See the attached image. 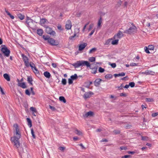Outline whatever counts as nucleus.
<instances>
[{
	"label": "nucleus",
	"instance_id": "603ef678",
	"mask_svg": "<svg viewBox=\"0 0 158 158\" xmlns=\"http://www.w3.org/2000/svg\"><path fill=\"white\" fill-rule=\"evenodd\" d=\"M94 26V25L93 24H90L89 26V29H88L89 31L91 30L92 29L93 27Z\"/></svg>",
	"mask_w": 158,
	"mask_h": 158
},
{
	"label": "nucleus",
	"instance_id": "c03bdc74",
	"mask_svg": "<svg viewBox=\"0 0 158 158\" xmlns=\"http://www.w3.org/2000/svg\"><path fill=\"white\" fill-rule=\"evenodd\" d=\"M122 3V1L120 0L118 2L117 4L116 5V6L117 7H119L121 5Z\"/></svg>",
	"mask_w": 158,
	"mask_h": 158
},
{
	"label": "nucleus",
	"instance_id": "20e7f679",
	"mask_svg": "<svg viewBox=\"0 0 158 158\" xmlns=\"http://www.w3.org/2000/svg\"><path fill=\"white\" fill-rule=\"evenodd\" d=\"M79 61L80 66H86L87 67H89L90 69H92V64H90L88 61L83 60Z\"/></svg>",
	"mask_w": 158,
	"mask_h": 158
},
{
	"label": "nucleus",
	"instance_id": "f8f14e48",
	"mask_svg": "<svg viewBox=\"0 0 158 158\" xmlns=\"http://www.w3.org/2000/svg\"><path fill=\"white\" fill-rule=\"evenodd\" d=\"M87 45L86 43H84L82 44H81L79 46V51L82 50Z\"/></svg>",
	"mask_w": 158,
	"mask_h": 158
},
{
	"label": "nucleus",
	"instance_id": "c85d7f7f",
	"mask_svg": "<svg viewBox=\"0 0 158 158\" xmlns=\"http://www.w3.org/2000/svg\"><path fill=\"white\" fill-rule=\"evenodd\" d=\"M118 39H115L112 41L111 44L113 45H116L118 44Z\"/></svg>",
	"mask_w": 158,
	"mask_h": 158
},
{
	"label": "nucleus",
	"instance_id": "a19ab883",
	"mask_svg": "<svg viewBox=\"0 0 158 158\" xmlns=\"http://www.w3.org/2000/svg\"><path fill=\"white\" fill-rule=\"evenodd\" d=\"M96 50L97 49L96 48H93L90 50L89 53L90 54L92 53L93 52H95Z\"/></svg>",
	"mask_w": 158,
	"mask_h": 158
},
{
	"label": "nucleus",
	"instance_id": "b1692460",
	"mask_svg": "<svg viewBox=\"0 0 158 158\" xmlns=\"http://www.w3.org/2000/svg\"><path fill=\"white\" fill-rule=\"evenodd\" d=\"M27 120L28 123V125L29 127H31L32 126V122L31 119L29 118H27Z\"/></svg>",
	"mask_w": 158,
	"mask_h": 158
},
{
	"label": "nucleus",
	"instance_id": "a211bd4d",
	"mask_svg": "<svg viewBox=\"0 0 158 158\" xmlns=\"http://www.w3.org/2000/svg\"><path fill=\"white\" fill-rule=\"evenodd\" d=\"M80 64L79 61H77L76 63L72 64L74 67L75 68H76L80 66Z\"/></svg>",
	"mask_w": 158,
	"mask_h": 158
},
{
	"label": "nucleus",
	"instance_id": "6e6552de",
	"mask_svg": "<svg viewBox=\"0 0 158 158\" xmlns=\"http://www.w3.org/2000/svg\"><path fill=\"white\" fill-rule=\"evenodd\" d=\"M26 23L27 24V26L31 28H32L34 27L33 21L29 19L28 17H27Z\"/></svg>",
	"mask_w": 158,
	"mask_h": 158
},
{
	"label": "nucleus",
	"instance_id": "7ed1b4c3",
	"mask_svg": "<svg viewBox=\"0 0 158 158\" xmlns=\"http://www.w3.org/2000/svg\"><path fill=\"white\" fill-rule=\"evenodd\" d=\"M1 46L2 48L1 51L4 54V55L6 57L9 56L10 53V50L7 48L5 45H2Z\"/></svg>",
	"mask_w": 158,
	"mask_h": 158
},
{
	"label": "nucleus",
	"instance_id": "0e129e2a",
	"mask_svg": "<svg viewBox=\"0 0 158 158\" xmlns=\"http://www.w3.org/2000/svg\"><path fill=\"white\" fill-rule=\"evenodd\" d=\"M57 28L59 30H62V29L61 28V26L60 25H58V26L57 27Z\"/></svg>",
	"mask_w": 158,
	"mask_h": 158
},
{
	"label": "nucleus",
	"instance_id": "de8ad7c7",
	"mask_svg": "<svg viewBox=\"0 0 158 158\" xmlns=\"http://www.w3.org/2000/svg\"><path fill=\"white\" fill-rule=\"evenodd\" d=\"M49 108L53 111H54L55 110H57L54 107L50 105H49Z\"/></svg>",
	"mask_w": 158,
	"mask_h": 158
},
{
	"label": "nucleus",
	"instance_id": "c756f323",
	"mask_svg": "<svg viewBox=\"0 0 158 158\" xmlns=\"http://www.w3.org/2000/svg\"><path fill=\"white\" fill-rule=\"evenodd\" d=\"M47 21V20L45 19H40V23L41 25L44 24L45 23H46V22Z\"/></svg>",
	"mask_w": 158,
	"mask_h": 158
},
{
	"label": "nucleus",
	"instance_id": "79ce46f5",
	"mask_svg": "<svg viewBox=\"0 0 158 158\" xmlns=\"http://www.w3.org/2000/svg\"><path fill=\"white\" fill-rule=\"evenodd\" d=\"M98 71L99 72L101 73H102L104 72L105 69H104L102 68V67H100L99 68Z\"/></svg>",
	"mask_w": 158,
	"mask_h": 158
},
{
	"label": "nucleus",
	"instance_id": "3c124183",
	"mask_svg": "<svg viewBox=\"0 0 158 158\" xmlns=\"http://www.w3.org/2000/svg\"><path fill=\"white\" fill-rule=\"evenodd\" d=\"M68 83L69 85L72 84L73 83V80L72 78H69L68 79Z\"/></svg>",
	"mask_w": 158,
	"mask_h": 158
},
{
	"label": "nucleus",
	"instance_id": "8fccbe9b",
	"mask_svg": "<svg viewBox=\"0 0 158 158\" xmlns=\"http://www.w3.org/2000/svg\"><path fill=\"white\" fill-rule=\"evenodd\" d=\"M145 51V52L147 53H150V52L149 51L148 49V48H147V47H145L144 48Z\"/></svg>",
	"mask_w": 158,
	"mask_h": 158
},
{
	"label": "nucleus",
	"instance_id": "2f4dec72",
	"mask_svg": "<svg viewBox=\"0 0 158 158\" xmlns=\"http://www.w3.org/2000/svg\"><path fill=\"white\" fill-rule=\"evenodd\" d=\"M6 13L10 17V18L11 19H14V16L13 15H11L9 11L7 10H6Z\"/></svg>",
	"mask_w": 158,
	"mask_h": 158
},
{
	"label": "nucleus",
	"instance_id": "ea45409f",
	"mask_svg": "<svg viewBox=\"0 0 158 158\" xmlns=\"http://www.w3.org/2000/svg\"><path fill=\"white\" fill-rule=\"evenodd\" d=\"M33 71L35 74L39 73V71L35 67H34V69L33 70Z\"/></svg>",
	"mask_w": 158,
	"mask_h": 158
},
{
	"label": "nucleus",
	"instance_id": "f3484780",
	"mask_svg": "<svg viewBox=\"0 0 158 158\" xmlns=\"http://www.w3.org/2000/svg\"><path fill=\"white\" fill-rule=\"evenodd\" d=\"M44 76L47 78H49L51 76L50 73L48 71H45L44 73Z\"/></svg>",
	"mask_w": 158,
	"mask_h": 158
},
{
	"label": "nucleus",
	"instance_id": "338daca9",
	"mask_svg": "<svg viewBox=\"0 0 158 158\" xmlns=\"http://www.w3.org/2000/svg\"><path fill=\"white\" fill-rule=\"evenodd\" d=\"M79 138L77 137H73V139L74 141H76Z\"/></svg>",
	"mask_w": 158,
	"mask_h": 158
},
{
	"label": "nucleus",
	"instance_id": "69168bd1",
	"mask_svg": "<svg viewBox=\"0 0 158 158\" xmlns=\"http://www.w3.org/2000/svg\"><path fill=\"white\" fill-rule=\"evenodd\" d=\"M120 149L121 150H126L127 149L126 147H124V146H122L120 147Z\"/></svg>",
	"mask_w": 158,
	"mask_h": 158
},
{
	"label": "nucleus",
	"instance_id": "423d86ee",
	"mask_svg": "<svg viewBox=\"0 0 158 158\" xmlns=\"http://www.w3.org/2000/svg\"><path fill=\"white\" fill-rule=\"evenodd\" d=\"M22 57L23 58V61L24 62L25 65L28 67L29 66V62L28 61V59L27 57L23 54L21 55Z\"/></svg>",
	"mask_w": 158,
	"mask_h": 158
},
{
	"label": "nucleus",
	"instance_id": "7c9ffc66",
	"mask_svg": "<svg viewBox=\"0 0 158 158\" xmlns=\"http://www.w3.org/2000/svg\"><path fill=\"white\" fill-rule=\"evenodd\" d=\"M70 77L73 80H74L76 79L78 77L76 74H75L74 75L71 76Z\"/></svg>",
	"mask_w": 158,
	"mask_h": 158
},
{
	"label": "nucleus",
	"instance_id": "4be33fe9",
	"mask_svg": "<svg viewBox=\"0 0 158 158\" xmlns=\"http://www.w3.org/2000/svg\"><path fill=\"white\" fill-rule=\"evenodd\" d=\"M3 77L7 81H10V78L9 75L5 73L3 75Z\"/></svg>",
	"mask_w": 158,
	"mask_h": 158
},
{
	"label": "nucleus",
	"instance_id": "680f3d73",
	"mask_svg": "<svg viewBox=\"0 0 158 158\" xmlns=\"http://www.w3.org/2000/svg\"><path fill=\"white\" fill-rule=\"evenodd\" d=\"M108 141V140L106 139H103L101 140L100 142H107Z\"/></svg>",
	"mask_w": 158,
	"mask_h": 158
},
{
	"label": "nucleus",
	"instance_id": "a18cd8bd",
	"mask_svg": "<svg viewBox=\"0 0 158 158\" xmlns=\"http://www.w3.org/2000/svg\"><path fill=\"white\" fill-rule=\"evenodd\" d=\"M129 85L131 87H133L135 86V83L134 82H131L129 83Z\"/></svg>",
	"mask_w": 158,
	"mask_h": 158
},
{
	"label": "nucleus",
	"instance_id": "e2e57ef3",
	"mask_svg": "<svg viewBox=\"0 0 158 158\" xmlns=\"http://www.w3.org/2000/svg\"><path fill=\"white\" fill-rule=\"evenodd\" d=\"M120 96H123V97H126L127 95L126 94L123 93H121L120 94Z\"/></svg>",
	"mask_w": 158,
	"mask_h": 158
},
{
	"label": "nucleus",
	"instance_id": "6ab92c4d",
	"mask_svg": "<svg viewBox=\"0 0 158 158\" xmlns=\"http://www.w3.org/2000/svg\"><path fill=\"white\" fill-rule=\"evenodd\" d=\"M92 69L91 72L92 73L94 74L96 73L97 72V69H98L97 66H95L94 68H93V67H92V69Z\"/></svg>",
	"mask_w": 158,
	"mask_h": 158
},
{
	"label": "nucleus",
	"instance_id": "72a5a7b5",
	"mask_svg": "<svg viewBox=\"0 0 158 158\" xmlns=\"http://www.w3.org/2000/svg\"><path fill=\"white\" fill-rule=\"evenodd\" d=\"M154 46L152 45H149L148 47V48L150 50H153L154 49Z\"/></svg>",
	"mask_w": 158,
	"mask_h": 158
},
{
	"label": "nucleus",
	"instance_id": "5fc2aeb1",
	"mask_svg": "<svg viewBox=\"0 0 158 158\" xmlns=\"http://www.w3.org/2000/svg\"><path fill=\"white\" fill-rule=\"evenodd\" d=\"M25 93L26 94L28 95L29 96H30V91L28 89H26L25 90Z\"/></svg>",
	"mask_w": 158,
	"mask_h": 158
},
{
	"label": "nucleus",
	"instance_id": "864d4df0",
	"mask_svg": "<svg viewBox=\"0 0 158 158\" xmlns=\"http://www.w3.org/2000/svg\"><path fill=\"white\" fill-rule=\"evenodd\" d=\"M58 148L59 150L61 151H63L65 149V148L63 147H60L59 148Z\"/></svg>",
	"mask_w": 158,
	"mask_h": 158
},
{
	"label": "nucleus",
	"instance_id": "0eeeda50",
	"mask_svg": "<svg viewBox=\"0 0 158 158\" xmlns=\"http://www.w3.org/2000/svg\"><path fill=\"white\" fill-rule=\"evenodd\" d=\"M136 29V27L134 26L133 27H130L128 30H126L124 31L123 32L125 33L131 34L135 31Z\"/></svg>",
	"mask_w": 158,
	"mask_h": 158
},
{
	"label": "nucleus",
	"instance_id": "aec40b11",
	"mask_svg": "<svg viewBox=\"0 0 158 158\" xmlns=\"http://www.w3.org/2000/svg\"><path fill=\"white\" fill-rule=\"evenodd\" d=\"M27 81L31 85H33V84L32 83V81H33V79L32 78V77L31 76H28L27 78Z\"/></svg>",
	"mask_w": 158,
	"mask_h": 158
},
{
	"label": "nucleus",
	"instance_id": "412c9836",
	"mask_svg": "<svg viewBox=\"0 0 158 158\" xmlns=\"http://www.w3.org/2000/svg\"><path fill=\"white\" fill-rule=\"evenodd\" d=\"M125 75V73L123 72H122L121 73L119 74H115L114 75V76L116 77H118L120 76H124Z\"/></svg>",
	"mask_w": 158,
	"mask_h": 158
},
{
	"label": "nucleus",
	"instance_id": "bb28decb",
	"mask_svg": "<svg viewBox=\"0 0 158 158\" xmlns=\"http://www.w3.org/2000/svg\"><path fill=\"white\" fill-rule=\"evenodd\" d=\"M59 100L60 101L64 103H65L66 102V99H65V98H64V97L63 96H60L59 97Z\"/></svg>",
	"mask_w": 158,
	"mask_h": 158
},
{
	"label": "nucleus",
	"instance_id": "39448f33",
	"mask_svg": "<svg viewBox=\"0 0 158 158\" xmlns=\"http://www.w3.org/2000/svg\"><path fill=\"white\" fill-rule=\"evenodd\" d=\"M46 28V32L48 34L53 36L55 35L56 33L54 31H52V29L48 26L45 27Z\"/></svg>",
	"mask_w": 158,
	"mask_h": 158
},
{
	"label": "nucleus",
	"instance_id": "4468645a",
	"mask_svg": "<svg viewBox=\"0 0 158 158\" xmlns=\"http://www.w3.org/2000/svg\"><path fill=\"white\" fill-rule=\"evenodd\" d=\"M154 72L150 70H147L145 72H143L142 73V74H145L146 75H149V74H152V75H154Z\"/></svg>",
	"mask_w": 158,
	"mask_h": 158
},
{
	"label": "nucleus",
	"instance_id": "5701e85b",
	"mask_svg": "<svg viewBox=\"0 0 158 158\" xmlns=\"http://www.w3.org/2000/svg\"><path fill=\"white\" fill-rule=\"evenodd\" d=\"M37 34L40 36H41L43 34V31L42 29H38L37 30Z\"/></svg>",
	"mask_w": 158,
	"mask_h": 158
},
{
	"label": "nucleus",
	"instance_id": "774afa93",
	"mask_svg": "<svg viewBox=\"0 0 158 158\" xmlns=\"http://www.w3.org/2000/svg\"><path fill=\"white\" fill-rule=\"evenodd\" d=\"M123 86L122 85V84L120 86L118 87V88L119 89H123Z\"/></svg>",
	"mask_w": 158,
	"mask_h": 158
},
{
	"label": "nucleus",
	"instance_id": "f704fd0d",
	"mask_svg": "<svg viewBox=\"0 0 158 158\" xmlns=\"http://www.w3.org/2000/svg\"><path fill=\"white\" fill-rule=\"evenodd\" d=\"M89 60L91 62H93L95 60V58L94 57H91L89 58Z\"/></svg>",
	"mask_w": 158,
	"mask_h": 158
},
{
	"label": "nucleus",
	"instance_id": "13d9d810",
	"mask_svg": "<svg viewBox=\"0 0 158 158\" xmlns=\"http://www.w3.org/2000/svg\"><path fill=\"white\" fill-rule=\"evenodd\" d=\"M110 65L113 68H114L116 67V64L115 63L111 64Z\"/></svg>",
	"mask_w": 158,
	"mask_h": 158
},
{
	"label": "nucleus",
	"instance_id": "e433bc0d",
	"mask_svg": "<svg viewBox=\"0 0 158 158\" xmlns=\"http://www.w3.org/2000/svg\"><path fill=\"white\" fill-rule=\"evenodd\" d=\"M31 132L33 138H35V135L34 132L33 128L31 129Z\"/></svg>",
	"mask_w": 158,
	"mask_h": 158
},
{
	"label": "nucleus",
	"instance_id": "9d476101",
	"mask_svg": "<svg viewBox=\"0 0 158 158\" xmlns=\"http://www.w3.org/2000/svg\"><path fill=\"white\" fill-rule=\"evenodd\" d=\"M94 94L93 92H86L83 95L84 98L85 99H86L87 98H89L91 96Z\"/></svg>",
	"mask_w": 158,
	"mask_h": 158
},
{
	"label": "nucleus",
	"instance_id": "f257e3e1",
	"mask_svg": "<svg viewBox=\"0 0 158 158\" xmlns=\"http://www.w3.org/2000/svg\"><path fill=\"white\" fill-rule=\"evenodd\" d=\"M15 128L14 130V137L11 138L12 142L14 143V145L16 148H18L20 146V143L19 139L21 137V135L19 132V129L17 124L14 125Z\"/></svg>",
	"mask_w": 158,
	"mask_h": 158
},
{
	"label": "nucleus",
	"instance_id": "473e14b6",
	"mask_svg": "<svg viewBox=\"0 0 158 158\" xmlns=\"http://www.w3.org/2000/svg\"><path fill=\"white\" fill-rule=\"evenodd\" d=\"M102 23V18L101 17H100L98 21V27H100L101 26V24Z\"/></svg>",
	"mask_w": 158,
	"mask_h": 158
},
{
	"label": "nucleus",
	"instance_id": "4d7b16f0",
	"mask_svg": "<svg viewBox=\"0 0 158 158\" xmlns=\"http://www.w3.org/2000/svg\"><path fill=\"white\" fill-rule=\"evenodd\" d=\"M158 115V113L156 112V113H152V115L153 117H155L157 116Z\"/></svg>",
	"mask_w": 158,
	"mask_h": 158
},
{
	"label": "nucleus",
	"instance_id": "dca6fc26",
	"mask_svg": "<svg viewBox=\"0 0 158 158\" xmlns=\"http://www.w3.org/2000/svg\"><path fill=\"white\" fill-rule=\"evenodd\" d=\"M94 115V113L91 111H89L86 113L84 116L85 117H87L89 116H92Z\"/></svg>",
	"mask_w": 158,
	"mask_h": 158
},
{
	"label": "nucleus",
	"instance_id": "49530a36",
	"mask_svg": "<svg viewBox=\"0 0 158 158\" xmlns=\"http://www.w3.org/2000/svg\"><path fill=\"white\" fill-rule=\"evenodd\" d=\"M111 40V39H109L108 40H107L106 41L105 43V44L106 45L109 44L110 43V42Z\"/></svg>",
	"mask_w": 158,
	"mask_h": 158
},
{
	"label": "nucleus",
	"instance_id": "6e6d98bb",
	"mask_svg": "<svg viewBox=\"0 0 158 158\" xmlns=\"http://www.w3.org/2000/svg\"><path fill=\"white\" fill-rule=\"evenodd\" d=\"M130 65L131 66H137V64L135 63H130Z\"/></svg>",
	"mask_w": 158,
	"mask_h": 158
},
{
	"label": "nucleus",
	"instance_id": "09e8293b",
	"mask_svg": "<svg viewBox=\"0 0 158 158\" xmlns=\"http://www.w3.org/2000/svg\"><path fill=\"white\" fill-rule=\"evenodd\" d=\"M113 132L115 135L119 134L120 133V131L119 130H114L113 131Z\"/></svg>",
	"mask_w": 158,
	"mask_h": 158
},
{
	"label": "nucleus",
	"instance_id": "f03ea898",
	"mask_svg": "<svg viewBox=\"0 0 158 158\" xmlns=\"http://www.w3.org/2000/svg\"><path fill=\"white\" fill-rule=\"evenodd\" d=\"M43 38L45 40H47L48 42L51 45L56 46L59 44L58 41H56L53 38L49 37L48 35H44Z\"/></svg>",
	"mask_w": 158,
	"mask_h": 158
},
{
	"label": "nucleus",
	"instance_id": "393cba45",
	"mask_svg": "<svg viewBox=\"0 0 158 158\" xmlns=\"http://www.w3.org/2000/svg\"><path fill=\"white\" fill-rule=\"evenodd\" d=\"M17 16L18 18L21 20H23L24 18V16L20 13L18 14Z\"/></svg>",
	"mask_w": 158,
	"mask_h": 158
},
{
	"label": "nucleus",
	"instance_id": "37998d69",
	"mask_svg": "<svg viewBox=\"0 0 158 158\" xmlns=\"http://www.w3.org/2000/svg\"><path fill=\"white\" fill-rule=\"evenodd\" d=\"M146 101L148 102H152L153 101V99L152 98H146Z\"/></svg>",
	"mask_w": 158,
	"mask_h": 158
},
{
	"label": "nucleus",
	"instance_id": "c9c22d12",
	"mask_svg": "<svg viewBox=\"0 0 158 158\" xmlns=\"http://www.w3.org/2000/svg\"><path fill=\"white\" fill-rule=\"evenodd\" d=\"M29 66H30L31 68L33 70L34 69V68L35 67V65L34 64H33L32 62H30V64H29Z\"/></svg>",
	"mask_w": 158,
	"mask_h": 158
},
{
	"label": "nucleus",
	"instance_id": "bf43d9fd",
	"mask_svg": "<svg viewBox=\"0 0 158 158\" xmlns=\"http://www.w3.org/2000/svg\"><path fill=\"white\" fill-rule=\"evenodd\" d=\"M131 156L130 155H125L122 157V158H128L130 157Z\"/></svg>",
	"mask_w": 158,
	"mask_h": 158
},
{
	"label": "nucleus",
	"instance_id": "052dcab7",
	"mask_svg": "<svg viewBox=\"0 0 158 158\" xmlns=\"http://www.w3.org/2000/svg\"><path fill=\"white\" fill-rule=\"evenodd\" d=\"M95 31V29H94L89 34V35L90 36H91L94 33Z\"/></svg>",
	"mask_w": 158,
	"mask_h": 158
},
{
	"label": "nucleus",
	"instance_id": "ddd939ff",
	"mask_svg": "<svg viewBox=\"0 0 158 158\" xmlns=\"http://www.w3.org/2000/svg\"><path fill=\"white\" fill-rule=\"evenodd\" d=\"M102 80L100 79H97L94 81V85L95 86H98L100 84Z\"/></svg>",
	"mask_w": 158,
	"mask_h": 158
},
{
	"label": "nucleus",
	"instance_id": "2eb2a0df",
	"mask_svg": "<svg viewBox=\"0 0 158 158\" xmlns=\"http://www.w3.org/2000/svg\"><path fill=\"white\" fill-rule=\"evenodd\" d=\"M18 85L19 86L23 89H25L27 88L26 84L24 82L18 83Z\"/></svg>",
	"mask_w": 158,
	"mask_h": 158
},
{
	"label": "nucleus",
	"instance_id": "1a4fd4ad",
	"mask_svg": "<svg viewBox=\"0 0 158 158\" xmlns=\"http://www.w3.org/2000/svg\"><path fill=\"white\" fill-rule=\"evenodd\" d=\"M123 36V34L122 32L119 31L116 34H115L114 36V39H120Z\"/></svg>",
	"mask_w": 158,
	"mask_h": 158
},
{
	"label": "nucleus",
	"instance_id": "9b49d317",
	"mask_svg": "<svg viewBox=\"0 0 158 158\" xmlns=\"http://www.w3.org/2000/svg\"><path fill=\"white\" fill-rule=\"evenodd\" d=\"M72 27V23L70 20H68L66 22L65 25V28L67 30H69L71 29Z\"/></svg>",
	"mask_w": 158,
	"mask_h": 158
},
{
	"label": "nucleus",
	"instance_id": "58836bf2",
	"mask_svg": "<svg viewBox=\"0 0 158 158\" xmlns=\"http://www.w3.org/2000/svg\"><path fill=\"white\" fill-rule=\"evenodd\" d=\"M62 83L64 85H66L67 83L66 80L65 78H63L62 80Z\"/></svg>",
	"mask_w": 158,
	"mask_h": 158
},
{
	"label": "nucleus",
	"instance_id": "cd10ccee",
	"mask_svg": "<svg viewBox=\"0 0 158 158\" xmlns=\"http://www.w3.org/2000/svg\"><path fill=\"white\" fill-rule=\"evenodd\" d=\"M74 132L76 134L79 135H82V132L79 130H78L77 129H76L75 130Z\"/></svg>",
	"mask_w": 158,
	"mask_h": 158
},
{
	"label": "nucleus",
	"instance_id": "4c0bfd02",
	"mask_svg": "<svg viewBox=\"0 0 158 158\" xmlns=\"http://www.w3.org/2000/svg\"><path fill=\"white\" fill-rule=\"evenodd\" d=\"M30 110H31L33 112H37V111L35 108L34 107H30Z\"/></svg>",
	"mask_w": 158,
	"mask_h": 158
},
{
	"label": "nucleus",
	"instance_id": "a878e982",
	"mask_svg": "<svg viewBox=\"0 0 158 158\" xmlns=\"http://www.w3.org/2000/svg\"><path fill=\"white\" fill-rule=\"evenodd\" d=\"M112 75L111 74H110L106 75L105 77L106 79H110L112 78Z\"/></svg>",
	"mask_w": 158,
	"mask_h": 158
}]
</instances>
